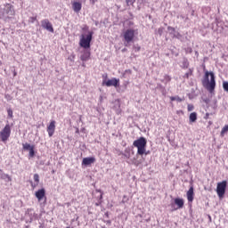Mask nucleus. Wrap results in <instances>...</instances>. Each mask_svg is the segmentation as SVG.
Segmentation results:
<instances>
[{
  "label": "nucleus",
  "mask_w": 228,
  "mask_h": 228,
  "mask_svg": "<svg viewBox=\"0 0 228 228\" xmlns=\"http://www.w3.org/2000/svg\"><path fill=\"white\" fill-rule=\"evenodd\" d=\"M203 86H206L208 92L212 93L215 91L216 86V81L215 80V73L212 71H206L202 80Z\"/></svg>",
  "instance_id": "obj_1"
},
{
  "label": "nucleus",
  "mask_w": 228,
  "mask_h": 228,
  "mask_svg": "<svg viewBox=\"0 0 228 228\" xmlns=\"http://www.w3.org/2000/svg\"><path fill=\"white\" fill-rule=\"evenodd\" d=\"M15 15V9H13V5L10 4H5L0 6V19L3 20H8L9 19H12Z\"/></svg>",
  "instance_id": "obj_2"
},
{
  "label": "nucleus",
  "mask_w": 228,
  "mask_h": 228,
  "mask_svg": "<svg viewBox=\"0 0 228 228\" xmlns=\"http://www.w3.org/2000/svg\"><path fill=\"white\" fill-rule=\"evenodd\" d=\"M133 145L134 147H136L137 154H139V156H143V154H147L145 152L147 148V139H145V137H140L139 139L134 141Z\"/></svg>",
  "instance_id": "obj_3"
},
{
  "label": "nucleus",
  "mask_w": 228,
  "mask_h": 228,
  "mask_svg": "<svg viewBox=\"0 0 228 228\" xmlns=\"http://www.w3.org/2000/svg\"><path fill=\"white\" fill-rule=\"evenodd\" d=\"M124 45L129 47V45L134 42V29L127 28L123 32Z\"/></svg>",
  "instance_id": "obj_4"
},
{
  "label": "nucleus",
  "mask_w": 228,
  "mask_h": 228,
  "mask_svg": "<svg viewBox=\"0 0 228 228\" xmlns=\"http://www.w3.org/2000/svg\"><path fill=\"white\" fill-rule=\"evenodd\" d=\"M12 134V126L10 124H6L5 126L0 132V142L6 143Z\"/></svg>",
  "instance_id": "obj_5"
},
{
  "label": "nucleus",
  "mask_w": 228,
  "mask_h": 228,
  "mask_svg": "<svg viewBox=\"0 0 228 228\" xmlns=\"http://www.w3.org/2000/svg\"><path fill=\"white\" fill-rule=\"evenodd\" d=\"M93 37H94L93 31L88 32L86 37H85V35H82L80 39V46L84 47V49H90V44L92 42Z\"/></svg>",
  "instance_id": "obj_6"
},
{
  "label": "nucleus",
  "mask_w": 228,
  "mask_h": 228,
  "mask_svg": "<svg viewBox=\"0 0 228 228\" xmlns=\"http://www.w3.org/2000/svg\"><path fill=\"white\" fill-rule=\"evenodd\" d=\"M225 190H227V181H223L217 183L216 193L219 199H224V195H225Z\"/></svg>",
  "instance_id": "obj_7"
},
{
  "label": "nucleus",
  "mask_w": 228,
  "mask_h": 228,
  "mask_svg": "<svg viewBox=\"0 0 228 228\" xmlns=\"http://www.w3.org/2000/svg\"><path fill=\"white\" fill-rule=\"evenodd\" d=\"M102 85H105V86H115V88H118V86H120V79L113 77L109 80H103Z\"/></svg>",
  "instance_id": "obj_8"
},
{
  "label": "nucleus",
  "mask_w": 228,
  "mask_h": 228,
  "mask_svg": "<svg viewBox=\"0 0 228 228\" xmlns=\"http://www.w3.org/2000/svg\"><path fill=\"white\" fill-rule=\"evenodd\" d=\"M41 27L43 29H46V31H49V33H54V28H53V23L49 21V20L45 19L41 20Z\"/></svg>",
  "instance_id": "obj_9"
},
{
  "label": "nucleus",
  "mask_w": 228,
  "mask_h": 228,
  "mask_svg": "<svg viewBox=\"0 0 228 228\" xmlns=\"http://www.w3.org/2000/svg\"><path fill=\"white\" fill-rule=\"evenodd\" d=\"M26 216L27 218H28V222L29 224H31V222L35 221V220H38V214L35 213V209L33 208H28L26 211Z\"/></svg>",
  "instance_id": "obj_10"
},
{
  "label": "nucleus",
  "mask_w": 228,
  "mask_h": 228,
  "mask_svg": "<svg viewBox=\"0 0 228 228\" xmlns=\"http://www.w3.org/2000/svg\"><path fill=\"white\" fill-rule=\"evenodd\" d=\"M167 30L169 32V35H172L173 38H177L178 40H181V38H183V35H181V33L177 32L175 30V28L174 27H167Z\"/></svg>",
  "instance_id": "obj_11"
},
{
  "label": "nucleus",
  "mask_w": 228,
  "mask_h": 228,
  "mask_svg": "<svg viewBox=\"0 0 228 228\" xmlns=\"http://www.w3.org/2000/svg\"><path fill=\"white\" fill-rule=\"evenodd\" d=\"M54 131H56V121L52 120L49 124V126H47V133H48V136H53V134H54Z\"/></svg>",
  "instance_id": "obj_12"
},
{
  "label": "nucleus",
  "mask_w": 228,
  "mask_h": 228,
  "mask_svg": "<svg viewBox=\"0 0 228 228\" xmlns=\"http://www.w3.org/2000/svg\"><path fill=\"white\" fill-rule=\"evenodd\" d=\"M95 163V157H86L82 160V166L90 167V165H94Z\"/></svg>",
  "instance_id": "obj_13"
},
{
  "label": "nucleus",
  "mask_w": 228,
  "mask_h": 228,
  "mask_svg": "<svg viewBox=\"0 0 228 228\" xmlns=\"http://www.w3.org/2000/svg\"><path fill=\"white\" fill-rule=\"evenodd\" d=\"M36 198L37 199V200L39 202L44 198H45V200H46V198H45V189L42 188V189H39L37 191H36Z\"/></svg>",
  "instance_id": "obj_14"
},
{
  "label": "nucleus",
  "mask_w": 228,
  "mask_h": 228,
  "mask_svg": "<svg viewBox=\"0 0 228 228\" xmlns=\"http://www.w3.org/2000/svg\"><path fill=\"white\" fill-rule=\"evenodd\" d=\"M175 204L177 206V208H175V210L183 209V208H184V200L181 198H175Z\"/></svg>",
  "instance_id": "obj_15"
},
{
  "label": "nucleus",
  "mask_w": 228,
  "mask_h": 228,
  "mask_svg": "<svg viewBox=\"0 0 228 228\" xmlns=\"http://www.w3.org/2000/svg\"><path fill=\"white\" fill-rule=\"evenodd\" d=\"M72 8L76 13H79V12H81V8H83V5L79 2H74L72 4Z\"/></svg>",
  "instance_id": "obj_16"
},
{
  "label": "nucleus",
  "mask_w": 228,
  "mask_h": 228,
  "mask_svg": "<svg viewBox=\"0 0 228 228\" xmlns=\"http://www.w3.org/2000/svg\"><path fill=\"white\" fill-rule=\"evenodd\" d=\"M195 193L193 192V186L190 187L189 191H187V200L188 202H193V196Z\"/></svg>",
  "instance_id": "obj_17"
},
{
  "label": "nucleus",
  "mask_w": 228,
  "mask_h": 228,
  "mask_svg": "<svg viewBox=\"0 0 228 228\" xmlns=\"http://www.w3.org/2000/svg\"><path fill=\"white\" fill-rule=\"evenodd\" d=\"M80 60L82 61H88V60H90V52L84 51L83 53L80 56Z\"/></svg>",
  "instance_id": "obj_18"
},
{
  "label": "nucleus",
  "mask_w": 228,
  "mask_h": 228,
  "mask_svg": "<svg viewBox=\"0 0 228 228\" xmlns=\"http://www.w3.org/2000/svg\"><path fill=\"white\" fill-rule=\"evenodd\" d=\"M190 122H197V114L196 112H191L189 117Z\"/></svg>",
  "instance_id": "obj_19"
},
{
  "label": "nucleus",
  "mask_w": 228,
  "mask_h": 228,
  "mask_svg": "<svg viewBox=\"0 0 228 228\" xmlns=\"http://www.w3.org/2000/svg\"><path fill=\"white\" fill-rule=\"evenodd\" d=\"M182 69H188L190 67V62L188 61V59L184 58L182 62Z\"/></svg>",
  "instance_id": "obj_20"
},
{
  "label": "nucleus",
  "mask_w": 228,
  "mask_h": 228,
  "mask_svg": "<svg viewBox=\"0 0 228 228\" xmlns=\"http://www.w3.org/2000/svg\"><path fill=\"white\" fill-rule=\"evenodd\" d=\"M22 147H23L24 151H30V150L33 149L35 146H34V145H31V144L28 143V142H26V143H23V144H22Z\"/></svg>",
  "instance_id": "obj_21"
},
{
  "label": "nucleus",
  "mask_w": 228,
  "mask_h": 228,
  "mask_svg": "<svg viewBox=\"0 0 228 228\" xmlns=\"http://www.w3.org/2000/svg\"><path fill=\"white\" fill-rule=\"evenodd\" d=\"M170 101L174 102L176 101V102H183V98L179 97V96H170Z\"/></svg>",
  "instance_id": "obj_22"
},
{
  "label": "nucleus",
  "mask_w": 228,
  "mask_h": 228,
  "mask_svg": "<svg viewBox=\"0 0 228 228\" xmlns=\"http://www.w3.org/2000/svg\"><path fill=\"white\" fill-rule=\"evenodd\" d=\"M228 131V125H225L221 130V136H224L225 133Z\"/></svg>",
  "instance_id": "obj_23"
},
{
  "label": "nucleus",
  "mask_w": 228,
  "mask_h": 228,
  "mask_svg": "<svg viewBox=\"0 0 228 228\" xmlns=\"http://www.w3.org/2000/svg\"><path fill=\"white\" fill-rule=\"evenodd\" d=\"M28 156L29 158H35V146L33 148H30Z\"/></svg>",
  "instance_id": "obj_24"
},
{
  "label": "nucleus",
  "mask_w": 228,
  "mask_h": 228,
  "mask_svg": "<svg viewBox=\"0 0 228 228\" xmlns=\"http://www.w3.org/2000/svg\"><path fill=\"white\" fill-rule=\"evenodd\" d=\"M34 181L37 183V184L40 183V175H38V174L34 175Z\"/></svg>",
  "instance_id": "obj_25"
},
{
  "label": "nucleus",
  "mask_w": 228,
  "mask_h": 228,
  "mask_svg": "<svg viewBox=\"0 0 228 228\" xmlns=\"http://www.w3.org/2000/svg\"><path fill=\"white\" fill-rule=\"evenodd\" d=\"M193 74V70H191V69H189V72L185 73L184 77H186L188 79V77H190V76H191Z\"/></svg>",
  "instance_id": "obj_26"
},
{
  "label": "nucleus",
  "mask_w": 228,
  "mask_h": 228,
  "mask_svg": "<svg viewBox=\"0 0 228 228\" xmlns=\"http://www.w3.org/2000/svg\"><path fill=\"white\" fill-rule=\"evenodd\" d=\"M136 0H126L127 6H132V4H134Z\"/></svg>",
  "instance_id": "obj_27"
},
{
  "label": "nucleus",
  "mask_w": 228,
  "mask_h": 228,
  "mask_svg": "<svg viewBox=\"0 0 228 228\" xmlns=\"http://www.w3.org/2000/svg\"><path fill=\"white\" fill-rule=\"evenodd\" d=\"M165 31V28L160 27L158 29V34L161 37V35H163V32Z\"/></svg>",
  "instance_id": "obj_28"
},
{
  "label": "nucleus",
  "mask_w": 228,
  "mask_h": 228,
  "mask_svg": "<svg viewBox=\"0 0 228 228\" xmlns=\"http://www.w3.org/2000/svg\"><path fill=\"white\" fill-rule=\"evenodd\" d=\"M223 88L224 92H228V82H223Z\"/></svg>",
  "instance_id": "obj_29"
},
{
  "label": "nucleus",
  "mask_w": 228,
  "mask_h": 228,
  "mask_svg": "<svg viewBox=\"0 0 228 228\" xmlns=\"http://www.w3.org/2000/svg\"><path fill=\"white\" fill-rule=\"evenodd\" d=\"M7 113H8V117H10L11 118H13V110H12V109H9L7 110Z\"/></svg>",
  "instance_id": "obj_30"
},
{
  "label": "nucleus",
  "mask_w": 228,
  "mask_h": 228,
  "mask_svg": "<svg viewBox=\"0 0 228 228\" xmlns=\"http://www.w3.org/2000/svg\"><path fill=\"white\" fill-rule=\"evenodd\" d=\"M133 49L134 53H138L140 52V49H142V47H140L139 45H134Z\"/></svg>",
  "instance_id": "obj_31"
},
{
  "label": "nucleus",
  "mask_w": 228,
  "mask_h": 228,
  "mask_svg": "<svg viewBox=\"0 0 228 228\" xmlns=\"http://www.w3.org/2000/svg\"><path fill=\"white\" fill-rule=\"evenodd\" d=\"M35 20H37V16L29 18V22H31L32 24L35 23Z\"/></svg>",
  "instance_id": "obj_32"
},
{
  "label": "nucleus",
  "mask_w": 228,
  "mask_h": 228,
  "mask_svg": "<svg viewBox=\"0 0 228 228\" xmlns=\"http://www.w3.org/2000/svg\"><path fill=\"white\" fill-rule=\"evenodd\" d=\"M193 109H194V107L191 104H189L187 107L188 111H193Z\"/></svg>",
  "instance_id": "obj_33"
},
{
  "label": "nucleus",
  "mask_w": 228,
  "mask_h": 228,
  "mask_svg": "<svg viewBox=\"0 0 228 228\" xmlns=\"http://www.w3.org/2000/svg\"><path fill=\"white\" fill-rule=\"evenodd\" d=\"M38 184H37V183H31V187L32 188H35V187H37Z\"/></svg>",
  "instance_id": "obj_34"
},
{
  "label": "nucleus",
  "mask_w": 228,
  "mask_h": 228,
  "mask_svg": "<svg viewBox=\"0 0 228 228\" xmlns=\"http://www.w3.org/2000/svg\"><path fill=\"white\" fill-rule=\"evenodd\" d=\"M205 118H206V120H208V118H209V113H207V114L205 115Z\"/></svg>",
  "instance_id": "obj_35"
},
{
  "label": "nucleus",
  "mask_w": 228,
  "mask_h": 228,
  "mask_svg": "<svg viewBox=\"0 0 228 228\" xmlns=\"http://www.w3.org/2000/svg\"><path fill=\"white\" fill-rule=\"evenodd\" d=\"M92 4H95V3H97V0H91Z\"/></svg>",
  "instance_id": "obj_36"
},
{
  "label": "nucleus",
  "mask_w": 228,
  "mask_h": 228,
  "mask_svg": "<svg viewBox=\"0 0 228 228\" xmlns=\"http://www.w3.org/2000/svg\"><path fill=\"white\" fill-rule=\"evenodd\" d=\"M177 19H184L183 15L177 16Z\"/></svg>",
  "instance_id": "obj_37"
},
{
  "label": "nucleus",
  "mask_w": 228,
  "mask_h": 228,
  "mask_svg": "<svg viewBox=\"0 0 228 228\" xmlns=\"http://www.w3.org/2000/svg\"><path fill=\"white\" fill-rule=\"evenodd\" d=\"M99 200H102V193L100 194Z\"/></svg>",
  "instance_id": "obj_38"
},
{
  "label": "nucleus",
  "mask_w": 228,
  "mask_h": 228,
  "mask_svg": "<svg viewBox=\"0 0 228 228\" xmlns=\"http://www.w3.org/2000/svg\"><path fill=\"white\" fill-rule=\"evenodd\" d=\"M82 67H86V64L83 63V64H82Z\"/></svg>",
  "instance_id": "obj_39"
},
{
  "label": "nucleus",
  "mask_w": 228,
  "mask_h": 228,
  "mask_svg": "<svg viewBox=\"0 0 228 228\" xmlns=\"http://www.w3.org/2000/svg\"><path fill=\"white\" fill-rule=\"evenodd\" d=\"M107 224H111V221H107Z\"/></svg>",
  "instance_id": "obj_40"
},
{
  "label": "nucleus",
  "mask_w": 228,
  "mask_h": 228,
  "mask_svg": "<svg viewBox=\"0 0 228 228\" xmlns=\"http://www.w3.org/2000/svg\"><path fill=\"white\" fill-rule=\"evenodd\" d=\"M126 156V158H129V155H125Z\"/></svg>",
  "instance_id": "obj_41"
},
{
  "label": "nucleus",
  "mask_w": 228,
  "mask_h": 228,
  "mask_svg": "<svg viewBox=\"0 0 228 228\" xmlns=\"http://www.w3.org/2000/svg\"><path fill=\"white\" fill-rule=\"evenodd\" d=\"M100 99H102V96H100Z\"/></svg>",
  "instance_id": "obj_42"
}]
</instances>
